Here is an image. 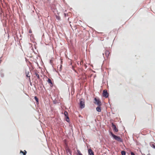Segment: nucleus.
<instances>
[{"label":"nucleus","instance_id":"nucleus-1","mask_svg":"<svg viewBox=\"0 0 155 155\" xmlns=\"http://www.w3.org/2000/svg\"><path fill=\"white\" fill-rule=\"evenodd\" d=\"M110 134L112 137L115 140L120 142H123L122 140L120 138L119 136L114 134L112 132H110Z\"/></svg>","mask_w":155,"mask_h":155},{"label":"nucleus","instance_id":"nucleus-2","mask_svg":"<svg viewBox=\"0 0 155 155\" xmlns=\"http://www.w3.org/2000/svg\"><path fill=\"white\" fill-rule=\"evenodd\" d=\"M94 103L97 106L102 105V103L101 101L98 97H95L94 99Z\"/></svg>","mask_w":155,"mask_h":155},{"label":"nucleus","instance_id":"nucleus-3","mask_svg":"<svg viewBox=\"0 0 155 155\" xmlns=\"http://www.w3.org/2000/svg\"><path fill=\"white\" fill-rule=\"evenodd\" d=\"M79 105L80 108L81 109L85 107V101L84 99H81L80 100Z\"/></svg>","mask_w":155,"mask_h":155},{"label":"nucleus","instance_id":"nucleus-4","mask_svg":"<svg viewBox=\"0 0 155 155\" xmlns=\"http://www.w3.org/2000/svg\"><path fill=\"white\" fill-rule=\"evenodd\" d=\"M103 96L105 98H107L109 96V93L106 90H104L103 91L102 93Z\"/></svg>","mask_w":155,"mask_h":155},{"label":"nucleus","instance_id":"nucleus-5","mask_svg":"<svg viewBox=\"0 0 155 155\" xmlns=\"http://www.w3.org/2000/svg\"><path fill=\"white\" fill-rule=\"evenodd\" d=\"M111 125L113 128V130L115 132H117L118 131V129L117 128L116 126L113 123H111Z\"/></svg>","mask_w":155,"mask_h":155},{"label":"nucleus","instance_id":"nucleus-6","mask_svg":"<svg viewBox=\"0 0 155 155\" xmlns=\"http://www.w3.org/2000/svg\"><path fill=\"white\" fill-rule=\"evenodd\" d=\"M66 150L68 154L69 153L70 155H72V152L70 148L68 147L66 148Z\"/></svg>","mask_w":155,"mask_h":155},{"label":"nucleus","instance_id":"nucleus-7","mask_svg":"<svg viewBox=\"0 0 155 155\" xmlns=\"http://www.w3.org/2000/svg\"><path fill=\"white\" fill-rule=\"evenodd\" d=\"M88 154L89 155H94V152L91 148L89 149L88 150Z\"/></svg>","mask_w":155,"mask_h":155},{"label":"nucleus","instance_id":"nucleus-8","mask_svg":"<svg viewBox=\"0 0 155 155\" xmlns=\"http://www.w3.org/2000/svg\"><path fill=\"white\" fill-rule=\"evenodd\" d=\"M101 105L97 106L96 108V110L98 112H101Z\"/></svg>","mask_w":155,"mask_h":155},{"label":"nucleus","instance_id":"nucleus-9","mask_svg":"<svg viewBox=\"0 0 155 155\" xmlns=\"http://www.w3.org/2000/svg\"><path fill=\"white\" fill-rule=\"evenodd\" d=\"M104 54H105V55L107 58L108 57L110 54L109 51L107 50H106L105 51Z\"/></svg>","mask_w":155,"mask_h":155},{"label":"nucleus","instance_id":"nucleus-10","mask_svg":"<svg viewBox=\"0 0 155 155\" xmlns=\"http://www.w3.org/2000/svg\"><path fill=\"white\" fill-rule=\"evenodd\" d=\"M34 99L36 101V104H38L39 103V100L37 96L34 97Z\"/></svg>","mask_w":155,"mask_h":155},{"label":"nucleus","instance_id":"nucleus-11","mask_svg":"<svg viewBox=\"0 0 155 155\" xmlns=\"http://www.w3.org/2000/svg\"><path fill=\"white\" fill-rule=\"evenodd\" d=\"M151 146L153 148L155 149V143L153 142L150 143Z\"/></svg>","mask_w":155,"mask_h":155},{"label":"nucleus","instance_id":"nucleus-12","mask_svg":"<svg viewBox=\"0 0 155 155\" xmlns=\"http://www.w3.org/2000/svg\"><path fill=\"white\" fill-rule=\"evenodd\" d=\"M47 82L48 83L51 84L52 85V86L53 85L52 82L51 80L50 79L48 78Z\"/></svg>","mask_w":155,"mask_h":155},{"label":"nucleus","instance_id":"nucleus-13","mask_svg":"<svg viewBox=\"0 0 155 155\" xmlns=\"http://www.w3.org/2000/svg\"><path fill=\"white\" fill-rule=\"evenodd\" d=\"M65 117L66 119V121L68 122H70V119L68 116Z\"/></svg>","mask_w":155,"mask_h":155},{"label":"nucleus","instance_id":"nucleus-14","mask_svg":"<svg viewBox=\"0 0 155 155\" xmlns=\"http://www.w3.org/2000/svg\"><path fill=\"white\" fill-rule=\"evenodd\" d=\"M25 152L24 153L23 151H22L21 150H20V153H22L23 155H26L27 153V152L25 150H24Z\"/></svg>","mask_w":155,"mask_h":155},{"label":"nucleus","instance_id":"nucleus-15","mask_svg":"<svg viewBox=\"0 0 155 155\" xmlns=\"http://www.w3.org/2000/svg\"><path fill=\"white\" fill-rule=\"evenodd\" d=\"M63 114H64V115L65 117L68 116V113L67 111H64Z\"/></svg>","mask_w":155,"mask_h":155},{"label":"nucleus","instance_id":"nucleus-16","mask_svg":"<svg viewBox=\"0 0 155 155\" xmlns=\"http://www.w3.org/2000/svg\"><path fill=\"white\" fill-rule=\"evenodd\" d=\"M121 155H126V152L124 150H122L121 151Z\"/></svg>","mask_w":155,"mask_h":155},{"label":"nucleus","instance_id":"nucleus-17","mask_svg":"<svg viewBox=\"0 0 155 155\" xmlns=\"http://www.w3.org/2000/svg\"><path fill=\"white\" fill-rule=\"evenodd\" d=\"M55 18L58 21L60 20V17L59 16H58L57 15H55Z\"/></svg>","mask_w":155,"mask_h":155},{"label":"nucleus","instance_id":"nucleus-18","mask_svg":"<svg viewBox=\"0 0 155 155\" xmlns=\"http://www.w3.org/2000/svg\"><path fill=\"white\" fill-rule=\"evenodd\" d=\"M35 74L36 76L37 77V79H40V78L39 75L36 72L35 73Z\"/></svg>","mask_w":155,"mask_h":155},{"label":"nucleus","instance_id":"nucleus-19","mask_svg":"<svg viewBox=\"0 0 155 155\" xmlns=\"http://www.w3.org/2000/svg\"><path fill=\"white\" fill-rule=\"evenodd\" d=\"M77 152H78V155H83V154L81 153L80 151L79 150H77Z\"/></svg>","mask_w":155,"mask_h":155},{"label":"nucleus","instance_id":"nucleus-20","mask_svg":"<svg viewBox=\"0 0 155 155\" xmlns=\"http://www.w3.org/2000/svg\"><path fill=\"white\" fill-rule=\"evenodd\" d=\"M29 73V71L27 72V71L25 72L26 76L27 77H29L30 76H28Z\"/></svg>","mask_w":155,"mask_h":155},{"label":"nucleus","instance_id":"nucleus-21","mask_svg":"<svg viewBox=\"0 0 155 155\" xmlns=\"http://www.w3.org/2000/svg\"><path fill=\"white\" fill-rule=\"evenodd\" d=\"M0 75L2 77H4V74L2 72L0 73Z\"/></svg>","mask_w":155,"mask_h":155},{"label":"nucleus","instance_id":"nucleus-22","mask_svg":"<svg viewBox=\"0 0 155 155\" xmlns=\"http://www.w3.org/2000/svg\"><path fill=\"white\" fill-rule=\"evenodd\" d=\"M62 67V65H60V69H59V71H61V70Z\"/></svg>","mask_w":155,"mask_h":155},{"label":"nucleus","instance_id":"nucleus-23","mask_svg":"<svg viewBox=\"0 0 155 155\" xmlns=\"http://www.w3.org/2000/svg\"><path fill=\"white\" fill-rule=\"evenodd\" d=\"M32 32V31L31 29H29V33H31Z\"/></svg>","mask_w":155,"mask_h":155},{"label":"nucleus","instance_id":"nucleus-24","mask_svg":"<svg viewBox=\"0 0 155 155\" xmlns=\"http://www.w3.org/2000/svg\"><path fill=\"white\" fill-rule=\"evenodd\" d=\"M130 154L131 155H135V154H134V153L133 152H131Z\"/></svg>","mask_w":155,"mask_h":155},{"label":"nucleus","instance_id":"nucleus-25","mask_svg":"<svg viewBox=\"0 0 155 155\" xmlns=\"http://www.w3.org/2000/svg\"><path fill=\"white\" fill-rule=\"evenodd\" d=\"M41 85H42L41 84V85L40 86V87L41 88H42V86H41Z\"/></svg>","mask_w":155,"mask_h":155},{"label":"nucleus","instance_id":"nucleus-26","mask_svg":"<svg viewBox=\"0 0 155 155\" xmlns=\"http://www.w3.org/2000/svg\"><path fill=\"white\" fill-rule=\"evenodd\" d=\"M30 84L31 86H32V83L31 82H30Z\"/></svg>","mask_w":155,"mask_h":155},{"label":"nucleus","instance_id":"nucleus-27","mask_svg":"<svg viewBox=\"0 0 155 155\" xmlns=\"http://www.w3.org/2000/svg\"><path fill=\"white\" fill-rule=\"evenodd\" d=\"M50 63L51 64V60H50Z\"/></svg>","mask_w":155,"mask_h":155},{"label":"nucleus","instance_id":"nucleus-28","mask_svg":"<svg viewBox=\"0 0 155 155\" xmlns=\"http://www.w3.org/2000/svg\"><path fill=\"white\" fill-rule=\"evenodd\" d=\"M104 53H103V56H104Z\"/></svg>","mask_w":155,"mask_h":155},{"label":"nucleus","instance_id":"nucleus-29","mask_svg":"<svg viewBox=\"0 0 155 155\" xmlns=\"http://www.w3.org/2000/svg\"><path fill=\"white\" fill-rule=\"evenodd\" d=\"M36 64H37L38 65V62H36Z\"/></svg>","mask_w":155,"mask_h":155},{"label":"nucleus","instance_id":"nucleus-30","mask_svg":"<svg viewBox=\"0 0 155 155\" xmlns=\"http://www.w3.org/2000/svg\"><path fill=\"white\" fill-rule=\"evenodd\" d=\"M2 61L1 60H0V63H1V61Z\"/></svg>","mask_w":155,"mask_h":155},{"label":"nucleus","instance_id":"nucleus-31","mask_svg":"<svg viewBox=\"0 0 155 155\" xmlns=\"http://www.w3.org/2000/svg\"><path fill=\"white\" fill-rule=\"evenodd\" d=\"M2 58V57H1L0 59H1Z\"/></svg>","mask_w":155,"mask_h":155},{"label":"nucleus","instance_id":"nucleus-32","mask_svg":"<svg viewBox=\"0 0 155 155\" xmlns=\"http://www.w3.org/2000/svg\"><path fill=\"white\" fill-rule=\"evenodd\" d=\"M68 155H69L68 154Z\"/></svg>","mask_w":155,"mask_h":155}]
</instances>
